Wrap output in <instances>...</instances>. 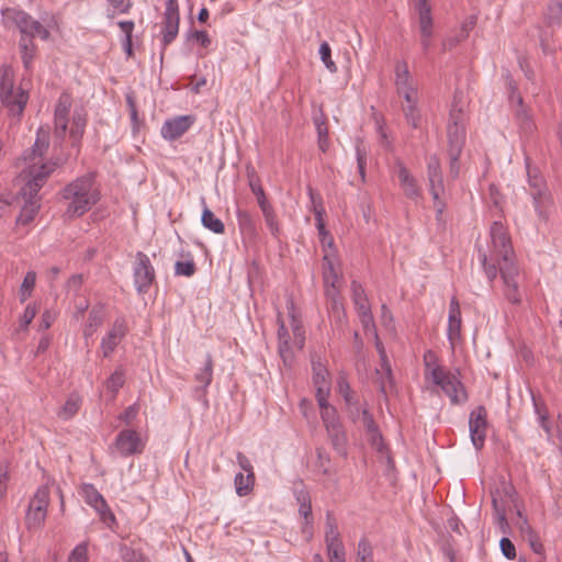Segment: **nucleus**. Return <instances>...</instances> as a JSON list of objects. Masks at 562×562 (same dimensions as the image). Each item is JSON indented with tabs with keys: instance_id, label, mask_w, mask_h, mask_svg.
I'll list each match as a JSON object with an SVG mask.
<instances>
[{
	"instance_id": "864d4df0",
	"label": "nucleus",
	"mask_w": 562,
	"mask_h": 562,
	"mask_svg": "<svg viewBox=\"0 0 562 562\" xmlns=\"http://www.w3.org/2000/svg\"><path fill=\"white\" fill-rule=\"evenodd\" d=\"M236 460L240 469L246 472V481L251 482L252 480H256L254 468L250 462V460L243 453L237 452Z\"/></svg>"
},
{
	"instance_id": "cd10ccee",
	"label": "nucleus",
	"mask_w": 562,
	"mask_h": 562,
	"mask_svg": "<svg viewBox=\"0 0 562 562\" xmlns=\"http://www.w3.org/2000/svg\"><path fill=\"white\" fill-rule=\"evenodd\" d=\"M395 86L397 90L412 88L415 86L409 74L406 61H397L395 66Z\"/></svg>"
},
{
	"instance_id": "f704fd0d",
	"label": "nucleus",
	"mask_w": 562,
	"mask_h": 562,
	"mask_svg": "<svg viewBox=\"0 0 562 562\" xmlns=\"http://www.w3.org/2000/svg\"><path fill=\"white\" fill-rule=\"evenodd\" d=\"M361 422L367 434L371 437L373 442H375L376 439H381L378 425L375 424L372 414L367 408L361 411Z\"/></svg>"
},
{
	"instance_id": "8fccbe9b",
	"label": "nucleus",
	"mask_w": 562,
	"mask_h": 562,
	"mask_svg": "<svg viewBox=\"0 0 562 562\" xmlns=\"http://www.w3.org/2000/svg\"><path fill=\"white\" fill-rule=\"evenodd\" d=\"M196 271V266L192 258L186 261H177L175 265V274L192 277Z\"/></svg>"
},
{
	"instance_id": "58836bf2",
	"label": "nucleus",
	"mask_w": 562,
	"mask_h": 562,
	"mask_svg": "<svg viewBox=\"0 0 562 562\" xmlns=\"http://www.w3.org/2000/svg\"><path fill=\"white\" fill-rule=\"evenodd\" d=\"M356 562H373V549L367 538L358 542Z\"/></svg>"
},
{
	"instance_id": "6e6d98bb",
	"label": "nucleus",
	"mask_w": 562,
	"mask_h": 562,
	"mask_svg": "<svg viewBox=\"0 0 562 562\" xmlns=\"http://www.w3.org/2000/svg\"><path fill=\"white\" fill-rule=\"evenodd\" d=\"M310 198L313 204V212L315 215L316 223H324L323 216L325 214L324 206L319 196H316L313 189H308Z\"/></svg>"
},
{
	"instance_id": "c85d7f7f",
	"label": "nucleus",
	"mask_w": 562,
	"mask_h": 562,
	"mask_svg": "<svg viewBox=\"0 0 562 562\" xmlns=\"http://www.w3.org/2000/svg\"><path fill=\"white\" fill-rule=\"evenodd\" d=\"M351 292L357 313L371 310L366 291L359 282L355 280L351 282Z\"/></svg>"
},
{
	"instance_id": "473e14b6",
	"label": "nucleus",
	"mask_w": 562,
	"mask_h": 562,
	"mask_svg": "<svg viewBox=\"0 0 562 562\" xmlns=\"http://www.w3.org/2000/svg\"><path fill=\"white\" fill-rule=\"evenodd\" d=\"M376 347L378 349L380 350V353H381V357H382V361H383V369L385 371V375L384 376H381L380 380H379V385H380V392L386 396L387 394V387H392L393 386V375H392V370H391V367L390 364L387 363L386 361V357H385V353H384V350L383 348L381 347V344L380 342H376Z\"/></svg>"
},
{
	"instance_id": "4be33fe9",
	"label": "nucleus",
	"mask_w": 562,
	"mask_h": 562,
	"mask_svg": "<svg viewBox=\"0 0 562 562\" xmlns=\"http://www.w3.org/2000/svg\"><path fill=\"white\" fill-rule=\"evenodd\" d=\"M430 0H417L416 9L419 18L420 35L431 36L432 34V18Z\"/></svg>"
},
{
	"instance_id": "338daca9",
	"label": "nucleus",
	"mask_w": 562,
	"mask_h": 562,
	"mask_svg": "<svg viewBox=\"0 0 562 562\" xmlns=\"http://www.w3.org/2000/svg\"><path fill=\"white\" fill-rule=\"evenodd\" d=\"M327 308L338 321H341V318L345 316V308L341 297L327 301Z\"/></svg>"
},
{
	"instance_id": "69168bd1",
	"label": "nucleus",
	"mask_w": 562,
	"mask_h": 562,
	"mask_svg": "<svg viewBox=\"0 0 562 562\" xmlns=\"http://www.w3.org/2000/svg\"><path fill=\"white\" fill-rule=\"evenodd\" d=\"M499 547L505 558L508 560H514L516 558V548L509 538L503 537L499 541Z\"/></svg>"
},
{
	"instance_id": "5fc2aeb1",
	"label": "nucleus",
	"mask_w": 562,
	"mask_h": 562,
	"mask_svg": "<svg viewBox=\"0 0 562 562\" xmlns=\"http://www.w3.org/2000/svg\"><path fill=\"white\" fill-rule=\"evenodd\" d=\"M45 516L27 510L25 516L26 528L29 530L41 529L45 522Z\"/></svg>"
},
{
	"instance_id": "bf43d9fd",
	"label": "nucleus",
	"mask_w": 562,
	"mask_h": 562,
	"mask_svg": "<svg viewBox=\"0 0 562 562\" xmlns=\"http://www.w3.org/2000/svg\"><path fill=\"white\" fill-rule=\"evenodd\" d=\"M406 121L408 124H411L414 128L418 127V123L420 120L419 112L416 108V103L407 104L403 108Z\"/></svg>"
},
{
	"instance_id": "0eeeda50",
	"label": "nucleus",
	"mask_w": 562,
	"mask_h": 562,
	"mask_svg": "<svg viewBox=\"0 0 562 562\" xmlns=\"http://www.w3.org/2000/svg\"><path fill=\"white\" fill-rule=\"evenodd\" d=\"M133 278L134 285L139 294L147 293L156 280L155 268L151 265L149 257L143 251H137L135 255Z\"/></svg>"
},
{
	"instance_id": "052dcab7",
	"label": "nucleus",
	"mask_w": 562,
	"mask_h": 562,
	"mask_svg": "<svg viewBox=\"0 0 562 562\" xmlns=\"http://www.w3.org/2000/svg\"><path fill=\"white\" fill-rule=\"evenodd\" d=\"M321 417L326 429L330 428L331 426L340 425L337 411L335 407L326 408V411L321 412Z\"/></svg>"
},
{
	"instance_id": "37998d69",
	"label": "nucleus",
	"mask_w": 562,
	"mask_h": 562,
	"mask_svg": "<svg viewBox=\"0 0 562 562\" xmlns=\"http://www.w3.org/2000/svg\"><path fill=\"white\" fill-rule=\"evenodd\" d=\"M314 385L330 384L329 372L321 361H312Z\"/></svg>"
},
{
	"instance_id": "e2e57ef3",
	"label": "nucleus",
	"mask_w": 562,
	"mask_h": 562,
	"mask_svg": "<svg viewBox=\"0 0 562 562\" xmlns=\"http://www.w3.org/2000/svg\"><path fill=\"white\" fill-rule=\"evenodd\" d=\"M462 151L448 150L449 156V173L452 179H457L460 173V162L459 158Z\"/></svg>"
},
{
	"instance_id": "79ce46f5",
	"label": "nucleus",
	"mask_w": 562,
	"mask_h": 562,
	"mask_svg": "<svg viewBox=\"0 0 562 562\" xmlns=\"http://www.w3.org/2000/svg\"><path fill=\"white\" fill-rule=\"evenodd\" d=\"M30 505L48 508L49 505V486L47 484L41 485L34 496L30 501Z\"/></svg>"
},
{
	"instance_id": "f03ea898",
	"label": "nucleus",
	"mask_w": 562,
	"mask_h": 562,
	"mask_svg": "<svg viewBox=\"0 0 562 562\" xmlns=\"http://www.w3.org/2000/svg\"><path fill=\"white\" fill-rule=\"evenodd\" d=\"M61 194L68 202L65 214L69 218L82 216L100 200L93 173L78 177L64 188Z\"/></svg>"
},
{
	"instance_id": "49530a36",
	"label": "nucleus",
	"mask_w": 562,
	"mask_h": 562,
	"mask_svg": "<svg viewBox=\"0 0 562 562\" xmlns=\"http://www.w3.org/2000/svg\"><path fill=\"white\" fill-rule=\"evenodd\" d=\"M255 481L256 480L248 482V481H246V475H244V473H241V472L237 473L234 479L236 494L238 496L248 495L254 488Z\"/></svg>"
},
{
	"instance_id": "4468645a",
	"label": "nucleus",
	"mask_w": 562,
	"mask_h": 562,
	"mask_svg": "<svg viewBox=\"0 0 562 562\" xmlns=\"http://www.w3.org/2000/svg\"><path fill=\"white\" fill-rule=\"evenodd\" d=\"M54 165L44 164L37 169L30 171L31 179L22 188V194L24 199L36 200L37 193L44 186L48 176L53 172Z\"/></svg>"
},
{
	"instance_id": "3c124183",
	"label": "nucleus",
	"mask_w": 562,
	"mask_h": 562,
	"mask_svg": "<svg viewBox=\"0 0 562 562\" xmlns=\"http://www.w3.org/2000/svg\"><path fill=\"white\" fill-rule=\"evenodd\" d=\"M356 156H357V165L358 171L361 178V181H366V166H367V150L362 144H357L356 146Z\"/></svg>"
},
{
	"instance_id": "c756f323",
	"label": "nucleus",
	"mask_w": 562,
	"mask_h": 562,
	"mask_svg": "<svg viewBox=\"0 0 562 562\" xmlns=\"http://www.w3.org/2000/svg\"><path fill=\"white\" fill-rule=\"evenodd\" d=\"M48 137L45 133H37V137L30 151L25 153V161H34L36 157H42L48 149Z\"/></svg>"
},
{
	"instance_id": "393cba45",
	"label": "nucleus",
	"mask_w": 562,
	"mask_h": 562,
	"mask_svg": "<svg viewBox=\"0 0 562 562\" xmlns=\"http://www.w3.org/2000/svg\"><path fill=\"white\" fill-rule=\"evenodd\" d=\"M201 202L204 205L201 216L202 225L214 234H223L225 232L224 223L206 206L204 198L201 199Z\"/></svg>"
},
{
	"instance_id": "13d9d810",
	"label": "nucleus",
	"mask_w": 562,
	"mask_h": 562,
	"mask_svg": "<svg viewBox=\"0 0 562 562\" xmlns=\"http://www.w3.org/2000/svg\"><path fill=\"white\" fill-rule=\"evenodd\" d=\"M67 562H88V548L86 543H80L70 552Z\"/></svg>"
},
{
	"instance_id": "f3484780",
	"label": "nucleus",
	"mask_w": 562,
	"mask_h": 562,
	"mask_svg": "<svg viewBox=\"0 0 562 562\" xmlns=\"http://www.w3.org/2000/svg\"><path fill=\"white\" fill-rule=\"evenodd\" d=\"M461 311L460 304L456 296H452L449 304V316H448V339L451 348L454 349L456 342L461 337Z\"/></svg>"
},
{
	"instance_id": "39448f33",
	"label": "nucleus",
	"mask_w": 562,
	"mask_h": 562,
	"mask_svg": "<svg viewBox=\"0 0 562 562\" xmlns=\"http://www.w3.org/2000/svg\"><path fill=\"white\" fill-rule=\"evenodd\" d=\"M4 19L12 22L21 33V36L33 40L35 36L43 41L48 40L49 31L37 20L33 19L27 12L14 8H8L2 11Z\"/></svg>"
},
{
	"instance_id": "9d476101",
	"label": "nucleus",
	"mask_w": 562,
	"mask_h": 562,
	"mask_svg": "<svg viewBox=\"0 0 562 562\" xmlns=\"http://www.w3.org/2000/svg\"><path fill=\"white\" fill-rule=\"evenodd\" d=\"M427 177L429 181V191L432 195L435 206L437 207L438 214H441L443 211V203L440 201L439 195L440 192L443 191V177L440 160L436 155L428 158Z\"/></svg>"
},
{
	"instance_id": "f257e3e1",
	"label": "nucleus",
	"mask_w": 562,
	"mask_h": 562,
	"mask_svg": "<svg viewBox=\"0 0 562 562\" xmlns=\"http://www.w3.org/2000/svg\"><path fill=\"white\" fill-rule=\"evenodd\" d=\"M479 260L487 279L492 282L498 272L504 282V295L512 304H520L521 295L517 278L519 267L507 228L499 220H495L490 228V241L482 244L477 240Z\"/></svg>"
},
{
	"instance_id": "4d7b16f0",
	"label": "nucleus",
	"mask_w": 562,
	"mask_h": 562,
	"mask_svg": "<svg viewBox=\"0 0 562 562\" xmlns=\"http://www.w3.org/2000/svg\"><path fill=\"white\" fill-rule=\"evenodd\" d=\"M121 557L124 562H148L143 553L126 546L121 548Z\"/></svg>"
},
{
	"instance_id": "f8f14e48",
	"label": "nucleus",
	"mask_w": 562,
	"mask_h": 562,
	"mask_svg": "<svg viewBox=\"0 0 562 562\" xmlns=\"http://www.w3.org/2000/svg\"><path fill=\"white\" fill-rule=\"evenodd\" d=\"M81 495L86 503L93 507L99 514L101 520L105 524L115 520V516L109 508L104 497L99 493L94 485L85 483L81 485Z\"/></svg>"
},
{
	"instance_id": "ea45409f",
	"label": "nucleus",
	"mask_w": 562,
	"mask_h": 562,
	"mask_svg": "<svg viewBox=\"0 0 562 562\" xmlns=\"http://www.w3.org/2000/svg\"><path fill=\"white\" fill-rule=\"evenodd\" d=\"M24 200H25V204L18 217V222H20L22 224H27L34 218L40 205L37 203V200H27V199H24Z\"/></svg>"
},
{
	"instance_id": "2eb2a0df",
	"label": "nucleus",
	"mask_w": 562,
	"mask_h": 562,
	"mask_svg": "<svg viewBox=\"0 0 562 562\" xmlns=\"http://www.w3.org/2000/svg\"><path fill=\"white\" fill-rule=\"evenodd\" d=\"M71 97L69 93H61L55 108V136L63 140L68 128V115L71 108Z\"/></svg>"
},
{
	"instance_id": "a19ab883",
	"label": "nucleus",
	"mask_w": 562,
	"mask_h": 562,
	"mask_svg": "<svg viewBox=\"0 0 562 562\" xmlns=\"http://www.w3.org/2000/svg\"><path fill=\"white\" fill-rule=\"evenodd\" d=\"M36 273L34 271L26 272L23 282L20 288V301L25 302L32 294L35 286Z\"/></svg>"
},
{
	"instance_id": "7ed1b4c3",
	"label": "nucleus",
	"mask_w": 562,
	"mask_h": 562,
	"mask_svg": "<svg viewBox=\"0 0 562 562\" xmlns=\"http://www.w3.org/2000/svg\"><path fill=\"white\" fill-rule=\"evenodd\" d=\"M528 192L533 201V206L540 220L547 222L554 206L552 194L538 168L531 167L526 158Z\"/></svg>"
},
{
	"instance_id": "0e129e2a",
	"label": "nucleus",
	"mask_w": 562,
	"mask_h": 562,
	"mask_svg": "<svg viewBox=\"0 0 562 562\" xmlns=\"http://www.w3.org/2000/svg\"><path fill=\"white\" fill-rule=\"evenodd\" d=\"M488 196L493 206L497 210V216H501L503 210V196L495 184H491L488 188Z\"/></svg>"
},
{
	"instance_id": "e433bc0d",
	"label": "nucleus",
	"mask_w": 562,
	"mask_h": 562,
	"mask_svg": "<svg viewBox=\"0 0 562 562\" xmlns=\"http://www.w3.org/2000/svg\"><path fill=\"white\" fill-rule=\"evenodd\" d=\"M288 308H289L290 316L292 318V330H293V335H294V340L299 345L300 348H303V345L305 341L304 329L301 324V321L297 319L294 315V304L292 301L290 302Z\"/></svg>"
},
{
	"instance_id": "a878e982",
	"label": "nucleus",
	"mask_w": 562,
	"mask_h": 562,
	"mask_svg": "<svg viewBox=\"0 0 562 562\" xmlns=\"http://www.w3.org/2000/svg\"><path fill=\"white\" fill-rule=\"evenodd\" d=\"M87 125V114L81 111H75L72 115V123L70 127V138L72 139V146H78L85 134Z\"/></svg>"
},
{
	"instance_id": "7c9ffc66",
	"label": "nucleus",
	"mask_w": 562,
	"mask_h": 562,
	"mask_svg": "<svg viewBox=\"0 0 562 562\" xmlns=\"http://www.w3.org/2000/svg\"><path fill=\"white\" fill-rule=\"evenodd\" d=\"M19 47L23 65L26 69H30L36 52L33 40L21 36Z\"/></svg>"
},
{
	"instance_id": "20e7f679",
	"label": "nucleus",
	"mask_w": 562,
	"mask_h": 562,
	"mask_svg": "<svg viewBox=\"0 0 562 562\" xmlns=\"http://www.w3.org/2000/svg\"><path fill=\"white\" fill-rule=\"evenodd\" d=\"M0 100L9 114L18 116L23 113L29 100L24 90L14 89L13 77L9 69L0 71Z\"/></svg>"
},
{
	"instance_id": "de8ad7c7",
	"label": "nucleus",
	"mask_w": 562,
	"mask_h": 562,
	"mask_svg": "<svg viewBox=\"0 0 562 562\" xmlns=\"http://www.w3.org/2000/svg\"><path fill=\"white\" fill-rule=\"evenodd\" d=\"M324 261L326 262L323 271L324 285H336L339 281V276L335 270L334 263L327 256H324Z\"/></svg>"
},
{
	"instance_id": "dca6fc26",
	"label": "nucleus",
	"mask_w": 562,
	"mask_h": 562,
	"mask_svg": "<svg viewBox=\"0 0 562 562\" xmlns=\"http://www.w3.org/2000/svg\"><path fill=\"white\" fill-rule=\"evenodd\" d=\"M194 123L192 115H181L166 121L161 126V136L168 140H175L181 137Z\"/></svg>"
},
{
	"instance_id": "b1692460",
	"label": "nucleus",
	"mask_w": 562,
	"mask_h": 562,
	"mask_svg": "<svg viewBox=\"0 0 562 562\" xmlns=\"http://www.w3.org/2000/svg\"><path fill=\"white\" fill-rule=\"evenodd\" d=\"M448 150L462 151L465 143V126L464 125H448Z\"/></svg>"
},
{
	"instance_id": "603ef678",
	"label": "nucleus",
	"mask_w": 562,
	"mask_h": 562,
	"mask_svg": "<svg viewBox=\"0 0 562 562\" xmlns=\"http://www.w3.org/2000/svg\"><path fill=\"white\" fill-rule=\"evenodd\" d=\"M249 187L251 192L256 195L259 207L262 205L270 204L266 198L263 188L261 187L259 179L250 177Z\"/></svg>"
},
{
	"instance_id": "09e8293b",
	"label": "nucleus",
	"mask_w": 562,
	"mask_h": 562,
	"mask_svg": "<svg viewBox=\"0 0 562 562\" xmlns=\"http://www.w3.org/2000/svg\"><path fill=\"white\" fill-rule=\"evenodd\" d=\"M318 53L321 56V60L324 63L325 67L330 72H336L337 66H336L335 61L331 59V49L327 42H323L321 44Z\"/></svg>"
},
{
	"instance_id": "6ab92c4d",
	"label": "nucleus",
	"mask_w": 562,
	"mask_h": 562,
	"mask_svg": "<svg viewBox=\"0 0 562 562\" xmlns=\"http://www.w3.org/2000/svg\"><path fill=\"white\" fill-rule=\"evenodd\" d=\"M397 177L405 195L408 199L417 200L420 196V190L415 178L409 173L408 169L402 164H397Z\"/></svg>"
},
{
	"instance_id": "c9c22d12",
	"label": "nucleus",
	"mask_w": 562,
	"mask_h": 562,
	"mask_svg": "<svg viewBox=\"0 0 562 562\" xmlns=\"http://www.w3.org/2000/svg\"><path fill=\"white\" fill-rule=\"evenodd\" d=\"M80 407V398L78 395L71 394L63 407L60 408L58 416L63 419H69L74 417Z\"/></svg>"
},
{
	"instance_id": "bb28decb",
	"label": "nucleus",
	"mask_w": 562,
	"mask_h": 562,
	"mask_svg": "<svg viewBox=\"0 0 562 562\" xmlns=\"http://www.w3.org/2000/svg\"><path fill=\"white\" fill-rule=\"evenodd\" d=\"M104 310L102 306H94L90 312L83 328V336L86 339L91 337L97 328L102 325L104 321Z\"/></svg>"
},
{
	"instance_id": "774afa93",
	"label": "nucleus",
	"mask_w": 562,
	"mask_h": 562,
	"mask_svg": "<svg viewBox=\"0 0 562 562\" xmlns=\"http://www.w3.org/2000/svg\"><path fill=\"white\" fill-rule=\"evenodd\" d=\"M329 562H346V549L342 547L326 548Z\"/></svg>"
},
{
	"instance_id": "aec40b11",
	"label": "nucleus",
	"mask_w": 562,
	"mask_h": 562,
	"mask_svg": "<svg viewBox=\"0 0 562 562\" xmlns=\"http://www.w3.org/2000/svg\"><path fill=\"white\" fill-rule=\"evenodd\" d=\"M326 431L334 450L339 456L346 458L348 454V439L342 425L331 426L330 428H327Z\"/></svg>"
},
{
	"instance_id": "1a4fd4ad",
	"label": "nucleus",
	"mask_w": 562,
	"mask_h": 562,
	"mask_svg": "<svg viewBox=\"0 0 562 562\" xmlns=\"http://www.w3.org/2000/svg\"><path fill=\"white\" fill-rule=\"evenodd\" d=\"M471 441L476 450L484 447L487 430V412L482 405L475 407L469 416Z\"/></svg>"
},
{
	"instance_id": "a18cd8bd",
	"label": "nucleus",
	"mask_w": 562,
	"mask_h": 562,
	"mask_svg": "<svg viewBox=\"0 0 562 562\" xmlns=\"http://www.w3.org/2000/svg\"><path fill=\"white\" fill-rule=\"evenodd\" d=\"M337 390L344 397L347 405H353V392L345 374H340L337 379Z\"/></svg>"
},
{
	"instance_id": "c03bdc74",
	"label": "nucleus",
	"mask_w": 562,
	"mask_h": 562,
	"mask_svg": "<svg viewBox=\"0 0 562 562\" xmlns=\"http://www.w3.org/2000/svg\"><path fill=\"white\" fill-rule=\"evenodd\" d=\"M125 382V371L123 368H117L106 380V387L113 394H116L117 391L123 386Z\"/></svg>"
},
{
	"instance_id": "72a5a7b5",
	"label": "nucleus",
	"mask_w": 562,
	"mask_h": 562,
	"mask_svg": "<svg viewBox=\"0 0 562 562\" xmlns=\"http://www.w3.org/2000/svg\"><path fill=\"white\" fill-rule=\"evenodd\" d=\"M299 514L304 518L302 532L306 536V540L310 541L313 537V515L311 501L300 505Z\"/></svg>"
},
{
	"instance_id": "680f3d73",
	"label": "nucleus",
	"mask_w": 562,
	"mask_h": 562,
	"mask_svg": "<svg viewBox=\"0 0 562 562\" xmlns=\"http://www.w3.org/2000/svg\"><path fill=\"white\" fill-rule=\"evenodd\" d=\"M548 12L552 23H562V0H553L548 7Z\"/></svg>"
},
{
	"instance_id": "6e6552de",
	"label": "nucleus",
	"mask_w": 562,
	"mask_h": 562,
	"mask_svg": "<svg viewBox=\"0 0 562 562\" xmlns=\"http://www.w3.org/2000/svg\"><path fill=\"white\" fill-rule=\"evenodd\" d=\"M180 13L178 0H167L161 22L162 49L170 45L179 33Z\"/></svg>"
},
{
	"instance_id": "9b49d317",
	"label": "nucleus",
	"mask_w": 562,
	"mask_h": 562,
	"mask_svg": "<svg viewBox=\"0 0 562 562\" xmlns=\"http://www.w3.org/2000/svg\"><path fill=\"white\" fill-rule=\"evenodd\" d=\"M113 447L121 457L139 454L144 450L139 434L133 429L121 430L113 442Z\"/></svg>"
},
{
	"instance_id": "412c9836",
	"label": "nucleus",
	"mask_w": 562,
	"mask_h": 562,
	"mask_svg": "<svg viewBox=\"0 0 562 562\" xmlns=\"http://www.w3.org/2000/svg\"><path fill=\"white\" fill-rule=\"evenodd\" d=\"M325 544L326 548L344 546L336 518L331 512H327L326 514Z\"/></svg>"
},
{
	"instance_id": "423d86ee",
	"label": "nucleus",
	"mask_w": 562,
	"mask_h": 562,
	"mask_svg": "<svg viewBox=\"0 0 562 562\" xmlns=\"http://www.w3.org/2000/svg\"><path fill=\"white\" fill-rule=\"evenodd\" d=\"M431 379L435 384L441 387L452 404L459 405L468 401L464 385L450 371H446L442 367H436L431 370Z\"/></svg>"
},
{
	"instance_id": "5701e85b",
	"label": "nucleus",
	"mask_w": 562,
	"mask_h": 562,
	"mask_svg": "<svg viewBox=\"0 0 562 562\" xmlns=\"http://www.w3.org/2000/svg\"><path fill=\"white\" fill-rule=\"evenodd\" d=\"M509 90H510V99L512 101L516 100L519 109L516 111V117L520 126L526 131H531L532 128V122L530 120V116L528 115L526 109H524V99L517 92V87L515 86L514 81H509Z\"/></svg>"
},
{
	"instance_id": "2f4dec72",
	"label": "nucleus",
	"mask_w": 562,
	"mask_h": 562,
	"mask_svg": "<svg viewBox=\"0 0 562 562\" xmlns=\"http://www.w3.org/2000/svg\"><path fill=\"white\" fill-rule=\"evenodd\" d=\"M213 359L210 353L206 355L205 363L203 368L195 373L194 380L201 384V387L205 390L212 382L213 379Z\"/></svg>"
},
{
	"instance_id": "4c0bfd02",
	"label": "nucleus",
	"mask_w": 562,
	"mask_h": 562,
	"mask_svg": "<svg viewBox=\"0 0 562 562\" xmlns=\"http://www.w3.org/2000/svg\"><path fill=\"white\" fill-rule=\"evenodd\" d=\"M266 225L268 226L270 233L273 236H277L279 234V224L277 220V215L274 213L273 206L271 204L262 205L260 207Z\"/></svg>"
},
{
	"instance_id": "a211bd4d",
	"label": "nucleus",
	"mask_w": 562,
	"mask_h": 562,
	"mask_svg": "<svg viewBox=\"0 0 562 562\" xmlns=\"http://www.w3.org/2000/svg\"><path fill=\"white\" fill-rule=\"evenodd\" d=\"M236 216L241 235L249 241H255L258 238V231L252 215L247 210L238 209L236 211Z\"/></svg>"
},
{
	"instance_id": "ddd939ff",
	"label": "nucleus",
	"mask_w": 562,
	"mask_h": 562,
	"mask_svg": "<svg viewBox=\"0 0 562 562\" xmlns=\"http://www.w3.org/2000/svg\"><path fill=\"white\" fill-rule=\"evenodd\" d=\"M127 328L123 318H117L112 324L106 335L102 338L100 349L104 358H109L119 344L126 336Z\"/></svg>"
}]
</instances>
